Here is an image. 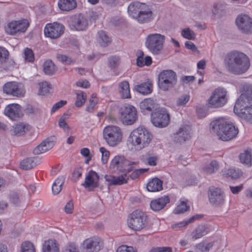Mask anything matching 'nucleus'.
<instances>
[{
	"instance_id": "79ce46f5",
	"label": "nucleus",
	"mask_w": 252,
	"mask_h": 252,
	"mask_svg": "<svg viewBox=\"0 0 252 252\" xmlns=\"http://www.w3.org/2000/svg\"><path fill=\"white\" fill-rule=\"evenodd\" d=\"M203 217V215H201V214H198V215H194V216H192L191 217H190L189 219H188L184 221L181 222L177 224L173 225L172 228H175L176 227H182L183 226H185L189 224V223H190L191 222H192L195 220H199V219L202 218Z\"/></svg>"
},
{
	"instance_id": "4468645a",
	"label": "nucleus",
	"mask_w": 252,
	"mask_h": 252,
	"mask_svg": "<svg viewBox=\"0 0 252 252\" xmlns=\"http://www.w3.org/2000/svg\"><path fill=\"white\" fill-rule=\"evenodd\" d=\"M132 171L131 166L126 169H125L124 171L122 170V172L124 173L119 176H115L111 175H106L104 176L105 181L108 183V185L111 186H120L126 184L129 180V176L127 174Z\"/></svg>"
},
{
	"instance_id": "473e14b6",
	"label": "nucleus",
	"mask_w": 252,
	"mask_h": 252,
	"mask_svg": "<svg viewBox=\"0 0 252 252\" xmlns=\"http://www.w3.org/2000/svg\"><path fill=\"white\" fill-rule=\"evenodd\" d=\"M119 92L123 98H130L129 85L128 81H123L119 84Z\"/></svg>"
},
{
	"instance_id": "0e129e2a",
	"label": "nucleus",
	"mask_w": 252,
	"mask_h": 252,
	"mask_svg": "<svg viewBox=\"0 0 252 252\" xmlns=\"http://www.w3.org/2000/svg\"><path fill=\"white\" fill-rule=\"evenodd\" d=\"M80 153L83 156L87 158L86 162L88 163L89 161L91 159V157L90 155V152L89 149L87 148H83L81 150Z\"/></svg>"
},
{
	"instance_id": "cd10ccee",
	"label": "nucleus",
	"mask_w": 252,
	"mask_h": 252,
	"mask_svg": "<svg viewBox=\"0 0 252 252\" xmlns=\"http://www.w3.org/2000/svg\"><path fill=\"white\" fill-rule=\"evenodd\" d=\"M58 5L61 10L69 11L75 8L77 4L75 0H59Z\"/></svg>"
},
{
	"instance_id": "c03bdc74",
	"label": "nucleus",
	"mask_w": 252,
	"mask_h": 252,
	"mask_svg": "<svg viewBox=\"0 0 252 252\" xmlns=\"http://www.w3.org/2000/svg\"><path fill=\"white\" fill-rule=\"evenodd\" d=\"M97 102L98 98L96 94H92L89 100V104L86 108V110L90 113L93 112Z\"/></svg>"
},
{
	"instance_id": "c85d7f7f",
	"label": "nucleus",
	"mask_w": 252,
	"mask_h": 252,
	"mask_svg": "<svg viewBox=\"0 0 252 252\" xmlns=\"http://www.w3.org/2000/svg\"><path fill=\"white\" fill-rule=\"evenodd\" d=\"M43 252H59L58 245L55 240L45 241L42 246Z\"/></svg>"
},
{
	"instance_id": "49530a36",
	"label": "nucleus",
	"mask_w": 252,
	"mask_h": 252,
	"mask_svg": "<svg viewBox=\"0 0 252 252\" xmlns=\"http://www.w3.org/2000/svg\"><path fill=\"white\" fill-rule=\"evenodd\" d=\"M23 58L26 62L32 63L34 61V55L31 49L26 48L24 50Z\"/></svg>"
},
{
	"instance_id": "39448f33",
	"label": "nucleus",
	"mask_w": 252,
	"mask_h": 252,
	"mask_svg": "<svg viewBox=\"0 0 252 252\" xmlns=\"http://www.w3.org/2000/svg\"><path fill=\"white\" fill-rule=\"evenodd\" d=\"M148 222V216L146 213L137 209L128 214L127 223L129 228L134 231H140L144 228Z\"/></svg>"
},
{
	"instance_id": "a18cd8bd",
	"label": "nucleus",
	"mask_w": 252,
	"mask_h": 252,
	"mask_svg": "<svg viewBox=\"0 0 252 252\" xmlns=\"http://www.w3.org/2000/svg\"><path fill=\"white\" fill-rule=\"evenodd\" d=\"M219 164L216 160L212 161L209 164L205 166L203 168V171L207 174H212L219 168Z\"/></svg>"
},
{
	"instance_id": "4d7b16f0",
	"label": "nucleus",
	"mask_w": 252,
	"mask_h": 252,
	"mask_svg": "<svg viewBox=\"0 0 252 252\" xmlns=\"http://www.w3.org/2000/svg\"><path fill=\"white\" fill-rule=\"evenodd\" d=\"M190 96L188 94L182 95L179 97L177 101L176 104L177 106H182L185 105L189 102Z\"/></svg>"
},
{
	"instance_id": "c756f323",
	"label": "nucleus",
	"mask_w": 252,
	"mask_h": 252,
	"mask_svg": "<svg viewBox=\"0 0 252 252\" xmlns=\"http://www.w3.org/2000/svg\"><path fill=\"white\" fill-rule=\"evenodd\" d=\"M30 126L22 123L17 124L12 126V134L17 136L24 135L26 131L29 130Z\"/></svg>"
},
{
	"instance_id": "69168bd1",
	"label": "nucleus",
	"mask_w": 252,
	"mask_h": 252,
	"mask_svg": "<svg viewBox=\"0 0 252 252\" xmlns=\"http://www.w3.org/2000/svg\"><path fill=\"white\" fill-rule=\"evenodd\" d=\"M59 126L63 128L66 132H68L70 128L67 123L65 122L64 118H61L59 121Z\"/></svg>"
},
{
	"instance_id": "a878e982",
	"label": "nucleus",
	"mask_w": 252,
	"mask_h": 252,
	"mask_svg": "<svg viewBox=\"0 0 252 252\" xmlns=\"http://www.w3.org/2000/svg\"><path fill=\"white\" fill-rule=\"evenodd\" d=\"M126 159L123 156L117 155L115 156L111 160L109 168L111 170L116 171H122V168L125 163Z\"/></svg>"
},
{
	"instance_id": "ea45409f",
	"label": "nucleus",
	"mask_w": 252,
	"mask_h": 252,
	"mask_svg": "<svg viewBox=\"0 0 252 252\" xmlns=\"http://www.w3.org/2000/svg\"><path fill=\"white\" fill-rule=\"evenodd\" d=\"M43 70L48 75H52L56 71V67L51 60L46 61L43 64Z\"/></svg>"
},
{
	"instance_id": "6e6552de",
	"label": "nucleus",
	"mask_w": 252,
	"mask_h": 252,
	"mask_svg": "<svg viewBox=\"0 0 252 252\" xmlns=\"http://www.w3.org/2000/svg\"><path fill=\"white\" fill-rule=\"evenodd\" d=\"M176 83V74L172 70H164L158 75V86L163 91L173 88Z\"/></svg>"
},
{
	"instance_id": "f3484780",
	"label": "nucleus",
	"mask_w": 252,
	"mask_h": 252,
	"mask_svg": "<svg viewBox=\"0 0 252 252\" xmlns=\"http://www.w3.org/2000/svg\"><path fill=\"white\" fill-rule=\"evenodd\" d=\"M102 247V243L98 238L86 239L82 244L83 252H98Z\"/></svg>"
},
{
	"instance_id": "20e7f679",
	"label": "nucleus",
	"mask_w": 252,
	"mask_h": 252,
	"mask_svg": "<svg viewBox=\"0 0 252 252\" xmlns=\"http://www.w3.org/2000/svg\"><path fill=\"white\" fill-rule=\"evenodd\" d=\"M211 129L217 134L220 139L229 141L235 138L238 133L237 128L228 123L223 118H219L210 123Z\"/></svg>"
},
{
	"instance_id": "9d476101",
	"label": "nucleus",
	"mask_w": 252,
	"mask_h": 252,
	"mask_svg": "<svg viewBox=\"0 0 252 252\" xmlns=\"http://www.w3.org/2000/svg\"><path fill=\"white\" fill-rule=\"evenodd\" d=\"M152 124L156 127H164L170 122V117L167 111L163 108L156 109L151 114Z\"/></svg>"
},
{
	"instance_id": "603ef678",
	"label": "nucleus",
	"mask_w": 252,
	"mask_h": 252,
	"mask_svg": "<svg viewBox=\"0 0 252 252\" xmlns=\"http://www.w3.org/2000/svg\"><path fill=\"white\" fill-rule=\"evenodd\" d=\"M57 59L59 62L64 64H70L74 63L73 60L64 55L58 54L57 55Z\"/></svg>"
},
{
	"instance_id": "393cba45",
	"label": "nucleus",
	"mask_w": 252,
	"mask_h": 252,
	"mask_svg": "<svg viewBox=\"0 0 252 252\" xmlns=\"http://www.w3.org/2000/svg\"><path fill=\"white\" fill-rule=\"evenodd\" d=\"M155 106V101L151 98H145L140 103V111L144 115L152 113Z\"/></svg>"
},
{
	"instance_id": "7ed1b4c3",
	"label": "nucleus",
	"mask_w": 252,
	"mask_h": 252,
	"mask_svg": "<svg viewBox=\"0 0 252 252\" xmlns=\"http://www.w3.org/2000/svg\"><path fill=\"white\" fill-rule=\"evenodd\" d=\"M153 139V135L143 127H138L131 131L126 140V145L131 150L140 151L148 147Z\"/></svg>"
},
{
	"instance_id": "338daca9",
	"label": "nucleus",
	"mask_w": 252,
	"mask_h": 252,
	"mask_svg": "<svg viewBox=\"0 0 252 252\" xmlns=\"http://www.w3.org/2000/svg\"><path fill=\"white\" fill-rule=\"evenodd\" d=\"M117 252H136L132 247H127L126 246H122L119 247Z\"/></svg>"
},
{
	"instance_id": "7c9ffc66",
	"label": "nucleus",
	"mask_w": 252,
	"mask_h": 252,
	"mask_svg": "<svg viewBox=\"0 0 252 252\" xmlns=\"http://www.w3.org/2000/svg\"><path fill=\"white\" fill-rule=\"evenodd\" d=\"M209 231V228L207 225H199L192 232V238L194 239L200 238L208 234Z\"/></svg>"
},
{
	"instance_id": "5701e85b",
	"label": "nucleus",
	"mask_w": 252,
	"mask_h": 252,
	"mask_svg": "<svg viewBox=\"0 0 252 252\" xmlns=\"http://www.w3.org/2000/svg\"><path fill=\"white\" fill-rule=\"evenodd\" d=\"M55 137L54 136L47 138L37 146L33 150L35 155H40L50 150L54 145Z\"/></svg>"
},
{
	"instance_id": "2f4dec72",
	"label": "nucleus",
	"mask_w": 252,
	"mask_h": 252,
	"mask_svg": "<svg viewBox=\"0 0 252 252\" xmlns=\"http://www.w3.org/2000/svg\"><path fill=\"white\" fill-rule=\"evenodd\" d=\"M152 84L148 81L137 85L135 88L137 92L138 93L144 95H146L152 93Z\"/></svg>"
},
{
	"instance_id": "f8f14e48",
	"label": "nucleus",
	"mask_w": 252,
	"mask_h": 252,
	"mask_svg": "<svg viewBox=\"0 0 252 252\" xmlns=\"http://www.w3.org/2000/svg\"><path fill=\"white\" fill-rule=\"evenodd\" d=\"M29 26L27 20H13L8 22L5 26V32L10 35H14L17 33L24 32Z\"/></svg>"
},
{
	"instance_id": "052dcab7",
	"label": "nucleus",
	"mask_w": 252,
	"mask_h": 252,
	"mask_svg": "<svg viewBox=\"0 0 252 252\" xmlns=\"http://www.w3.org/2000/svg\"><path fill=\"white\" fill-rule=\"evenodd\" d=\"M62 252H79V251L74 244L70 243L64 247Z\"/></svg>"
},
{
	"instance_id": "37998d69",
	"label": "nucleus",
	"mask_w": 252,
	"mask_h": 252,
	"mask_svg": "<svg viewBox=\"0 0 252 252\" xmlns=\"http://www.w3.org/2000/svg\"><path fill=\"white\" fill-rule=\"evenodd\" d=\"M39 89L38 94L41 95H45L50 93L51 86L50 83L47 82H43L39 83Z\"/></svg>"
},
{
	"instance_id": "423d86ee",
	"label": "nucleus",
	"mask_w": 252,
	"mask_h": 252,
	"mask_svg": "<svg viewBox=\"0 0 252 252\" xmlns=\"http://www.w3.org/2000/svg\"><path fill=\"white\" fill-rule=\"evenodd\" d=\"M123 132L121 128L115 126H107L103 130V138L110 146L114 147L122 140Z\"/></svg>"
},
{
	"instance_id": "4be33fe9",
	"label": "nucleus",
	"mask_w": 252,
	"mask_h": 252,
	"mask_svg": "<svg viewBox=\"0 0 252 252\" xmlns=\"http://www.w3.org/2000/svg\"><path fill=\"white\" fill-rule=\"evenodd\" d=\"M153 12L149 6L145 3H142L139 14L137 15V20L140 23L150 21L152 19Z\"/></svg>"
},
{
	"instance_id": "412c9836",
	"label": "nucleus",
	"mask_w": 252,
	"mask_h": 252,
	"mask_svg": "<svg viewBox=\"0 0 252 252\" xmlns=\"http://www.w3.org/2000/svg\"><path fill=\"white\" fill-rule=\"evenodd\" d=\"M191 128L189 125H183L175 134L174 141L182 143L191 138Z\"/></svg>"
},
{
	"instance_id": "f257e3e1",
	"label": "nucleus",
	"mask_w": 252,
	"mask_h": 252,
	"mask_svg": "<svg viewBox=\"0 0 252 252\" xmlns=\"http://www.w3.org/2000/svg\"><path fill=\"white\" fill-rule=\"evenodd\" d=\"M224 62L227 70L234 74H242L250 67V61L244 53L232 51L225 56Z\"/></svg>"
},
{
	"instance_id": "8fccbe9b",
	"label": "nucleus",
	"mask_w": 252,
	"mask_h": 252,
	"mask_svg": "<svg viewBox=\"0 0 252 252\" xmlns=\"http://www.w3.org/2000/svg\"><path fill=\"white\" fill-rule=\"evenodd\" d=\"M99 151L101 154V161L102 163H107L110 157L109 151L103 147L99 148Z\"/></svg>"
},
{
	"instance_id": "09e8293b",
	"label": "nucleus",
	"mask_w": 252,
	"mask_h": 252,
	"mask_svg": "<svg viewBox=\"0 0 252 252\" xmlns=\"http://www.w3.org/2000/svg\"><path fill=\"white\" fill-rule=\"evenodd\" d=\"M181 34L185 38L193 40L195 38V33L189 28H186L182 31Z\"/></svg>"
},
{
	"instance_id": "de8ad7c7",
	"label": "nucleus",
	"mask_w": 252,
	"mask_h": 252,
	"mask_svg": "<svg viewBox=\"0 0 252 252\" xmlns=\"http://www.w3.org/2000/svg\"><path fill=\"white\" fill-rule=\"evenodd\" d=\"M169 202V197L168 195H164L152 201L150 205H167Z\"/></svg>"
},
{
	"instance_id": "680f3d73",
	"label": "nucleus",
	"mask_w": 252,
	"mask_h": 252,
	"mask_svg": "<svg viewBox=\"0 0 252 252\" xmlns=\"http://www.w3.org/2000/svg\"><path fill=\"white\" fill-rule=\"evenodd\" d=\"M189 208V206H177L173 211L175 214H180L187 211Z\"/></svg>"
},
{
	"instance_id": "aec40b11",
	"label": "nucleus",
	"mask_w": 252,
	"mask_h": 252,
	"mask_svg": "<svg viewBox=\"0 0 252 252\" xmlns=\"http://www.w3.org/2000/svg\"><path fill=\"white\" fill-rule=\"evenodd\" d=\"M4 114L12 120H17L23 115L21 106L17 103L7 105L4 110Z\"/></svg>"
},
{
	"instance_id": "c9c22d12",
	"label": "nucleus",
	"mask_w": 252,
	"mask_h": 252,
	"mask_svg": "<svg viewBox=\"0 0 252 252\" xmlns=\"http://www.w3.org/2000/svg\"><path fill=\"white\" fill-rule=\"evenodd\" d=\"M223 176L225 177H230L232 179H237L242 175V172L241 170L235 168H229L225 170L223 172Z\"/></svg>"
},
{
	"instance_id": "0eeeda50",
	"label": "nucleus",
	"mask_w": 252,
	"mask_h": 252,
	"mask_svg": "<svg viewBox=\"0 0 252 252\" xmlns=\"http://www.w3.org/2000/svg\"><path fill=\"white\" fill-rule=\"evenodd\" d=\"M228 101L227 92L222 87L215 89L207 101L208 107L219 108L224 106Z\"/></svg>"
},
{
	"instance_id": "13d9d810",
	"label": "nucleus",
	"mask_w": 252,
	"mask_h": 252,
	"mask_svg": "<svg viewBox=\"0 0 252 252\" xmlns=\"http://www.w3.org/2000/svg\"><path fill=\"white\" fill-rule=\"evenodd\" d=\"M9 56V52L8 50L2 47H0V62L3 63L8 59Z\"/></svg>"
},
{
	"instance_id": "bf43d9fd",
	"label": "nucleus",
	"mask_w": 252,
	"mask_h": 252,
	"mask_svg": "<svg viewBox=\"0 0 252 252\" xmlns=\"http://www.w3.org/2000/svg\"><path fill=\"white\" fill-rule=\"evenodd\" d=\"M82 174V169L81 168H76L74 169L72 173V180L76 181L79 180Z\"/></svg>"
},
{
	"instance_id": "ddd939ff",
	"label": "nucleus",
	"mask_w": 252,
	"mask_h": 252,
	"mask_svg": "<svg viewBox=\"0 0 252 252\" xmlns=\"http://www.w3.org/2000/svg\"><path fill=\"white\" fill-rule=\"evenodd\" d=\"M3 92L13 96L22 97L24 96L26 90L22 83L17 82H9L3 86Z\"/></svg>"
},
{
	"instance_id": "774afa93",
	"label": "nucleus",
	"mask_w": 252,
	"mask_h": 252,
	"mask_svg": "<svg viewBox=\"0 0 252 252\" xmlns=\"http://www.w3.org/2000/svg\"><path fill=\"white\" fill-rule=\"evenodd\" d=\"M147 164L150 166H156L157 164L158 157L157 156H150L147 158Z\"/></svg>"
},
{
	"instance_id": "a211bd4d",
	"label": "nucleus",
	"mask_w": 252,
	"mask_h": 252,
	"mask_svg": "<svg viewBox=\"0 0 252 252\" xmlns=\"http://www.w3.org/2000/svg\"><path fill=\"white\" fill-rule=\"evenodd\" d=\"M82 185L89 190H94L99 185V176L94 171L90 170L87 173L84 182Z\"/></svg>"
},
{
	"instance_id": "9b49d317",
	"label": "nucleus",
	"mask_w": 252,
	"mask_h": 252,
	"mask_svg": "<svg viewBox=\"0 0 252 252\" xmlns=\"http://www.w3.org/2000/svg\"><path fill=\"white\" fill-rule=\"evenodd\" d=\"M120 114L122 122L126 125H132L137 119L136 108L129 104L121 107L120 110Z\"/></svg>"
},
{
	"instance_id": "f03ea898",
	"label": "nucleus",
	"mask_w": 252,
	"mask_h": 252,
	"mask_svg": "<svg viewBox=\"0 0 252 252\" xmlns=\"http://www.w3.org/2000/svg\"><path fill=\"white\" fill-rule=\"evenodd\" d=\"M244 91L237 99L234 112L247 122L252 123V87L246 85Z\"/></svg>"
},
{
	"instance_id": "6e6d98bb",
	"label": "nucleus",
	"mask_w": 252,
	"mask_h": 252,
	"mask_svg": "<svg viewBox=\"0 0 252 252\" xmlns=\"http://www.w3.org/2000/svg\"><path fill=\"white\" fill-rule=\"evenodd\" d=\"M148 169L146 168H141L138 169L134 170L129 175V178H130L132 180L138 178L141 174L147 172Z\"/></svg>"
},
{
	"instance_id": "b1692460",
	"label": "nucleus",
	"mask_w": 252,
	"mask_h": 252,
	"mask_svg": "<svg viewBox=\"0 0 252 252\" xmlns=\"http://www.w3.org/2000/svg\"><path fill=\"white\" fill-rule=\"evenodd\" d=\"M88 25L87 20L83 16H79L72 20L70 27L74 30L83 31L87 28Z\"/></svg>"
},
{
	"instance_id": "6ab92c4d",
	"label": "nucleus",
	"mask_w": 252,
	"mask_h": 252,
	"mask_svg": "<svg viewBox=\"0 0 252 252\" xmlns=\"http://www.w3.org/2000/svg\"><path fill=\"white\" fill-rule=\"evenodd\" d=\"M208 198L211 203L216 205L223 204L225 200L224 192L218 188L211 187L208 190Z\"/></svg>"
},
{
	"instance_id": "5fc2aeb1",
	"label": "nucleus",
	"mask_w": 252,
	"mask_h": 252,
	"mask_svg": "<svg viewBox=\"0 0 252 252\" xmlns=\"http://www.w3.org/2000/svg\"><path fill=\"white\" fill-rule=\"evenodd\" d=\"M213 246L212 243H209L206 245L202 243H199L196 246V249L198 250L197 252H208Z\"/></svg>"
},
{
	"instance_id": "dca6fc26",
	"label": "nucleus",
	"mask_w": 252,
	"mask_h": 252,
	"mask_svg": "<svg viewBox=\"0 0 252 252\" xmlns=\"http://www.w3.org/2000/svg\"><path fill=\"white\" fill-rule=\"evenodd\" d=\"M235 23L243 33L247 34L252 33V18L248 15L244 14L238 16Z\"/></svg>"
},
{
	"instance_id": "3c124183",
	"label": "nucleus",
	"mask_w": 252,
	"mask_h": 252,
	"mask_svg": "<svg viewBox=\"0 0 252 252\" xmlns=\"http://www.w3.org/2000/svg\"><path fill=\"white\" fill-rule=\"evenodd\" d=\"M120 59L118 56H112L109 58L108 65L111 68L117 67L120 64Z\"/></svg>"
},
{
	"instance_id": "58836bf2",
	"label": "nucleus",
	"mask_w": 252,
	"mask_h": 252,
	"mask_svg": "<svg viewBox=\"0 0 252 252\" xmlns=\"http://www.w3.org/2000/svg\"><path fill=\"white\" fill-rule=\"evenodd\" d=\"M36 165L33 158H28L22 160L20 163L21 168L25 170L32 169L35 167Z\"/></svg>"
},
{
	"instance_id": "e2e57ef3",
	"label": "nucleus",
	"mask_w": 252,
	"mask_h": 252,
	"mask_svg": "<svg viewBox=\"0 0 252 252\" xmlns=\"http://www.w3.org/2000/svg\"><path fill=\"white\" fill-rule=\"evenodd\" d=\"M137 58L136 60V63L138 66L142 67L144 66V53L142 51H139L137 52Z\"/></svg>"
},
{
	"instance_id": "2eb2a0df",
	"label": "nucleus",
	"mask_w": 252,
	"mask_h": 252,
	"mask_svg": "<svg viewBox=\"0 0 252 252\" xmlns=\"http://www.w3.org/2000/svg\"><path fill=\"white\" fill-rule=\"evenodd\" d=\"M64 29L62 24L57 22L48 23L44 30L45 36L51 39H57L63 34Z\"/></svg>"
},
{
	"instance_id": "864d4df0",
	"label": "nucleus",
	"mask_w": 252,
	"mask_h": 252,
	"mask_svg": "<svg viewBox=\"0 0 252 252\" xmlns=\"http://www.w3.org/2000/svg\"><path fill=\"white\" fill-rule=\"evenodd\" d=\"M21 252H35L33 244L30 242H25L22 245Z\"/></svg>"
},
{
	"instance_id": "1a4fd4ad",
	"label": "nucleus",
	"mask_w": 252,
	"mask_h": 252,
	"mask_svg": "<svg viewBox=\"0 0 252 252\" xmlns=\"http://www.w3.org/2000/svg\"><path fill=\"white\" fill-rule=\"evenodd\" d=\"M164 36L159 33L149 34L146 40V45L153 54H159L162 49Z\"/></svg>"
},
{
	"instance_id": "e433bc0d",
	"label": "nucleus",
	"mask_w": 252,
	"mask_h": 252,
	"mask_svg": "<svg viewBox=\"0 0 252 252\" xmlns=\"http://www.w3.org/2000/svg\"><path fill=\"white\" fill-rule=\"evenodd\" d=\"M76 99L75 105L77 107H80L84 105L87 99V95L85 93L81 91H76Z\"/></svg>"
},
{
	"instance_id": "bb28decb",
	"label": "nucleus",
	"mask_w": 252,
	"mask_h": 252,
	"mask_svg": "<svg viewBox=\"0 0 252 252\" xmlns=\"http://www.w3.org/2000/svg\"><path fill=\"white\" fill-rule=\"evenodd\" d=\"M162 184V181L158 178H153L147 183V190L151 192L159 191L163 189Z\"/></svg>"
},
{
	"instance_id": "72a5a7b5",
	"label": "nucleus",
	"mask_w": 252,
	"mask_h": 252,
	"mask_svg": "<svg viewBox=\"0 0 252 252\" xmlns=\"http://www.w3.org/2000/svg\"><path fill=\"white\" fill-rule=\"evenodd\" d=\"M239 159L241 163L245 164L248 166L252 165V151L246 150L239 155Z\"/></svg>"
},
{
	"instance_id": "a19ab883",
	"label": "nucleus",
	"mask_w": 252,
	"mask_h": 252,
	"mask_svg": "<svg viewBox=\"0 0 252 252\" xmlns=\"http://www.w3.org/2000/svg\"><path fill=\"white\" fill-rule=\"evenodd\" d=\"M63 182L64 179L63 177H59L55 180L52 189L53 194H57L61 191Z\"/></svg>"
},
{
	"instance_id": "f704fd0d",
	"label": "nucleus",
	"mask_w": 252,
	"mask_h": 252,
	"mask_svg": "<svg viewBox=\"0 0 252 252\" xmlns=\"http://www.w3.org/2000/svg\"><path fill=\"white\" fill-rule=\"evenodd\" d=\"M141 4V2L137 1L130 3L128 7V12L131 17L137 19V15L139 14Z\"/></svg>"
},
{
	"instance_id": "4c0bfd02",
	"label": "nucleus",
	"mask_w": 252,
	"mask_h": 252,
	"mask_svg": "<svg viewBox=\"0 0 252 252\" xmlns=\"http://www.w3.org/2000/svg\"><path fill=\"white\" fill-rule=\"evenodd\" d=\"M98 42L102 46H107L111 42V38L103 31L98 32Z\"/></svg>"
}]
</instances>
